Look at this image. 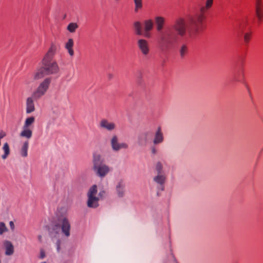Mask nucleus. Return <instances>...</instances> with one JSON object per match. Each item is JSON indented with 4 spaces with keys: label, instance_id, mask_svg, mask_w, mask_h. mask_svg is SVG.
<instances>
[{
    "label": "nucleus",
    "instance_id": "14",
    "mask_svg": "<svg viewBox=\"0 0 263 263\" xmlns=\"http://www.w3.org/2000/svg\"><path fill=\"white\" fill-rule=\"evenodd\" d=\"M99 199L96 196H88L87 206L89 208H97L98 204Z\"/></svg>",
    "mask_w": 263,
    "mask_h": 263
},
{
    "label": "nucleus",
    "instance_id": "43",
    "mask_svg": "<svg viewBox=\"0 0 263 263\" xmlns=\"http://www.w3.org/2000/svg\"><path fill=\"white\" fill-rule=\"evenodd\" d=\"M102 193L104 194V193H105V192H104V191H103V192H102Z\"/></svg>",
    "mask_w": 263,
    "mask_h": 263
},
{
    "label": "nucleus",
    "instance_id": "19",
    "mask_svg": "<svg viewBox=\"0 0 263 263\" xmlns=\"http://www.w3.org/2000/svg\"><path fill=\"white\" fill-rule=\"evenodd\" d=\"M134 27L136 34L138 35H142L143 32L142 30L141 23L139 21H136L134 23Z\"/></svg>",
    "mask_w": 263,
    "mask_h": 263
},
{
    "label": "nucleus",
    "instance_id": "25",
    "mask_svg": "<svg viewBox=\"0 0 263 263\" xmlns=\"http://www.w3.org/2000/svg\"><path fill=\"white\" fill-rule=\"evenodd\" d=\"M255 11H263V4L262 0H255Z\"/></svg>",
    "mask_w": 263,
    "mask_h": 263
},
{
    "label": "nucleus",
    "instance_id": "4",
    "mask_svg": "<svg viewBox=\"0 0 263 263\" xmlns=\"http://www.w3.org/2000/svg\"><path fill=\"white\" fill-rule=\"evenodd\" d=\"M93 170L96 172L97 174L100 177L105 176L109 171L108 166L103 164V160L99 154L93 155Z\"/></svg>",
    "mask_w": 263,
    "mask_h": 263
},
{
    "label": "nucleus",
    "instance_id": "15",
    "mask_svg": "<svg viewBox=\"0 0 263 263\" xmlns=\"http://www.w3.org/2000/svg\"><path fill=\"white\" fill-rule=\"evenodd\" d=\"M179 55L181 59H184L189 53V47L185 44H182L179 49Z\"/></svg>",
    "mask_w": 263,
    "mask_h": 263
},
{
    "label": "nucleus",
    "instance_id": "37",
    "mask_svg": "<svg viewBox=\"0 0 263 263\" xmlns=\"http://www.w3.org/2000/svg\"><path fill=\"white\" fill-rule=\"evenodd\" d=\"M60 245H61V241L59 239L58 240L57 242V250L59 251L60 250Z\"/></svg>",
    "mask_w": 263,
    "mask_h": 263
},
{
    "label": "nucleus",
    "instance_id": "30",
    "mask_svg": "<svg viewBox=\"0 0 263 263\" xmlns=\"http://www.w3.org/2000/svg\"><path fill=\"white\" fill-rule=\"evenodd\" d=\"M251 39V32H246L244 34L243 39L244 42L246 44H248L250 40Z\"/></svg>",
    "mask_w": 263,
    "mask_h": 263
},
{
    "label": "nucleus",
    "instance_id": "40",
    "mask_svg": "<svg viewBox=\"0 0 263 263\" xmlns=\"http://www.w3.org/2000/svg\"><path fill=\"white\" fill-rule=\"evenodd\" d=\"M38 239H39V240L41 242L42 241V236L41 235H39L38 236Z\"/></svg>",
    "mask_w": 263,
    "mask_h": 263
},
{
    "label": "nucleus",
    "instance_id": "21",
    "mask_svg": "<svg viewBox=\"0 0 263 263\" xmlns=\"http://www.w3.org/2000/svg\"><path fill=\"white\" fill-rule=\"evenodd\" d=\"M135 7L134 12L137 13L143 8V0H133Z\"/></svg>",
    "mask_w": 263,
    "mask_h": 263
},
{
    "label": "nucleus",
    "instance_id": "8",
    "mask_svg": "<svg viewBox=\"0 0 263 263\" xmlns=\"http://www.w3.org/2000/svg\"><path fill=\"white\" fill-rule=\"evenodd\" d=\"M153 134L151 132H146L141 134L138 138V143L141 145H145L152 139Z\"/></svg>",
    "mask_w": 263,
    "mask_h": 263
},
{
    "label": "nucleus",
    "instance_id": "5",
    "mask_svg": "<svg viewBox=\"0 0 263 263\" xmlns=\"http://www.w3.org/2000/svg\"><path fill=\"white\" fill-rule=\"evenodd\" d=\"M190 18H191V17H190V18L189 20V27L187 28V25H186V22L184 18H179L175 21L172 27L174 29V30L176 32L177 34L179 36L182 37V36H184L186 34V32H187V33H189V28L190 26ZM188 34H189V33H188ZM189 36L191 38H192V37H191L190 36V35H189ZM196 36H195L194 37H192V38H194Z\"/></svg>",
    "mask_w": 263,
    "mask_h": 263
},
{
    "label": "nucleus",
    "instance_id": "31",
    "mask_svg": "<svg viewBox=\"0 0 263 263\" xmlns=\"http://www.w3.org/2000/svg\"><path fill=\"white\" fill-rule=\"evenodd\" d=\"M243 72H241V73H240L239 74H236L234 77L233 80L235 82H240L243 79Z\"/></svg>",
    "mask_w": 263,
    "mask_h": 263
},
{
    "label": "nucleus",
    "instance_id": "6",
    "mask_svg": "<svg viewBox=\"0 0 263 263\" xmlns=\"http://www.w3.org/2000/svg\"><path fill=\"white\" fill-rule=\"evenodd\" d=\"M51 80L50 78L45 79L32 93V97L35 100L40 99L42 96L45 95L47 91Z\"/></svg>",
    "mask_w": 263,
    "mask_h": 263
},
{
    "label": "nucleus",
    "instance_id": "41",
    "mask_svg": "<svg viewBox=\"0 0 263 263\" xmlns=\"http://www.w3.org/2000/svg\"><path fill=\"white\" fill-rule=\"evenodd\" d=\"M121 0H114V1L116 3H118L119 2H120Z\"/></svg>",
    "mask_w": 263,
    "mask_h": 263
},
{
    "label": "nucleus",
    "instance_id": "28",
    "mask_svg": "<svg viewBox=\"0 0 263 263\" xmlns=\"http://www.w3.org/2000/svg\"><path fill=\"white\" fill-rule=\"evenodd\" d=\"M165 180V176L160 174H158L157 176L154 178V180L158 183H160L161 184H163L164 183Z\"/></svg>",
    "mask_w": 263,
    "mask_h": 263
},
{
    "label": "nucleus",
    "instance_id": "3",
    "mask_svg": "<svg viewBox=\"0 0 263 263\" xmlns=\"http://www.w3.org/2000/svg\"><path fill=\"white\" fill-rule=\"evenodd\" d=\"M61 229L63 233L66 236L70 235V224L68 219L64 216L59 217L57 222L53 227V230L58 233Z\"/></svg>",
    "mask_w": 263,
    "mask_h": 263
},
{
    "label": "nucleus",
    "instance_id": "32",
    "mask_svg": "<svg viewBox=\"0 0 263 263\" xmlns=\"http://www.w3.org/2000/svg\"><path fill=\"white\" fill-rule=\"evenodd\" d=\"M7 231V228L5 226V224L1 222H0V235L3 234L5 232Z\"/></svg>",
    "mask_w": 263,
    "mask_h": 263
},
{
    "label": "nucleus",
    "instance_id": "42",
    "mask_svg": "<svg viewBox=\"0 0 263 263\" xmlns=\"http://www.w3.org/2000/svg\"><path fill=\"white\" fill-rule=\"evenodd\" d=\"M99 194H100V195H102V193L100 192Z\"/></svg>",
    "mask_w": 263,
    "mask_h": 263
},
{
    "label": "nucleus",
    "instance_id": "34",
    "mask_svg": "<svg viewBox=\"0 0 263 263\" xmlns=\"http://www.w3.org/2000/svg\"><path fill=\"white\" fill-rule=\"evenodd\" d=\"M160 42L161 43L166 42L167 44H170L171 43L170 40L165 39V37L163 35H161L160 37Z\"/></svg>",
    "mask_w": 263,
    "mask_h": 263
},
{
    "label": "nucleus",
    "instance_id": "39",
    "mask_svg": "<svg viewBox=\"0 0 263 263\" xmlns=\"http://www.w3.org/2000/svg\"><path fill=\"white\" fill-rule=\"evenodd\" d=\"M152 151V153L154 154H155L157 153V150L155 147H153Z\"/></svg>",
    "mask_w": 263,
    "mask_h": 263
},
{
    "label": "nucleus",
    "instance_id": "13",
    "mask_svg": "<svg viewBox=\"0 0 263 263\" xmlns=\"http://www.w3.org/2000/svg\"><path fill=\"white\" fill-rule=\"evenodd\" d=\"M156 30L158 32H160L163 28L165 18L162 16H156L155 18Z\"/></svg>",
    "mask_w": 263,
    "mask_h": 263
},
{
    "label": "nucleus",
    "instance_id": "38",
    "mask_svg": "<svg viewBox=\"0 0 263 263\" xmlns=\"http://www.w3.org/2000/svg\"><path fill=\"white\" fill-rule=\"evenodd\" d=\"M10 228L12 230H14V224L13 221H10L9 222Z\"/></svg>",
    "mask_w": 263,
    "mask_h": 263
},
{
    "label": "nucleus",
    "instance_id": "10",
    "mask_svg": "<svg viewBox=\"0 0 263 263\" xmlns=\"http://www.w3.org/2000/svg\"><path fill=\"white\" fill-rule=\"evenodd\" d=\"M118 140V137L116 135L114 136L111 140V147L114 151H118L121 148H127L128 145L127 144L124 143H119Z\"/></svg>",
    "mask_w": 263,
    "mask_h": 263
},
{
    "label": "nucleus",
    "instance_id": "26",
    "mask_svg": "<svg viewBox=\"0 0 263 263\" xmlns=\"http://www.w3.org/2000/svg\"><path fill=\"white\" fill-rule=\"evenodd\" d=\"M97 193V186L96 185H92L89 190L87 196H96Z\"/></svg>",
    "mask_w": 263,
    "mask_h": 263
},
{
    "label": "nucleus",
    "instance_id": "23",
    "mask_svg": "<svg viewBox=\"0 0 263 263\" xmlns=\"http://www.w3.org/2000/svg\"><path fill=\"white\" fill-rule=\"evenodd\" d=\"M35 118L33 116L27 118L24 123V128H29V127L34 122Z\"/></svg>",
    "mask_w": 263,
    "mask_h": 263
},
{
    "label": "nucleus",
    "instance_id": "17",
    "mask_svg": "<svg viewBox=\"0 0 263 263\" xmlns=\"http://www.w3.org/2000/svg\"><path fill=\"white\" fill-rule=\"evenodd\" d=\"M4 245L6 248L5 254L7 255H12L14 252V247L12 243L8 240H5Z\"/></svg>",
    "mask_w": 263,
    "mask_h": 263
},
{
    "label": "nucleus",
    "instance_id": "11",
    "mask_svg": "<svg viewBox=\"0 0 263 263\" xmlns=\"http://www.w3.org/2000/svg\"><path fill=\"white\" fill-rule=\"evenodd\" d=\"M101 128L111 131L116 128V124L114 122H109L107 119H102L100 122Z\"/></svg>",
    "mask_w": 263,
    "mask_h": 263
},
{
    "label": "nucleus",
    "instance_id": "9",
    "mask_svg": "<svg viewBox=\"0 0 263 263\" xmlns=\"http://www.w3.org/2000/svg\"><path fill=\"white\" fill-rule=\"evenodd\" d=\"M144 33L143 35L147 38L151 37L149 32L153 29L154 23L152 20L149 19L144 21Z\"/></svg>",
    "mask_w": 263,
    "mask_h": 263
},
{
    "label": "nucleus",
    "instance_id": "18",
    "mask_svg": "<svg viewBox=\"0 0 263 263\" xmlns=\"http://www.w3.org/2000/svg\"><path fill=\"white\" fill-rule=\"evenodd\" d=\"M163 140V136L161 132V128H158L157 131L156 133L155 139L154 140V143L155 144L161 143Z\"/></svg>",
    "mask_w": 263,
    "mask_h": 263
},
{
    "label": "nucleus",
    "instance_id": "7",
    "mask_svg": "<svg viewBox=\"0 0 263 263\" xmlns=\"http://www.w3.org/2000/svg\"><path fill=\"white\" fill-rule=\"evenodd\" d=\"M137 46L143 55L146 57L150 51L148 42L143 39H140L137 41Z\"/></svg>",
    "mask_w": 263,
    "mask_h": 263
},
{
    "label": "nucleus",
    "instance_id": "24",
    "mask_svg": "<svg viewBox=\"0 0 263 263\" xmlns=\"http://www.w3.org/2000/svg\"><path fill=\"white\" fill-rule=\"evenodd\" d=\"M3 149L4 151V154L2 155V157L3 159H5L10 154V148L8 143H5L4 144Z\"/></svg>",
    "mask_w": 263,
    "mask_h": 263
},
{
    "label": "nucleus",
    "instance_id": "36",
    "mask_svg": "<svg viewBox=\"0 0 263 263\" xmlns=\"http://www.w3.org/2000/svg\"><path fill=\"white\" fill-rule=\"evenodd\" d=\"M45 256V253L43 249H41V251H40V257L41 258H43Z\"/></svg>",
    "mask_w": 263,
    "mask_h": 263
},
{
    "label": "nucleus",
    "instance_id": "44",
    "mask_svg": "<svg viewBox=\"0 0 263 263\" xmlns=\"http://www.w3.org/2000/svg\"><path fill=\"white\" fill-rule=\"evenodd\" d=\"M42 263H46V262H42Z\"/></svg>",
    "mask_w": 263,
    "mask_h": 263
},
{
    "label": "nucleus",
    "instance_id": "16",
    "mask_svg": "<svg viewBox=\"0 0 263 263\" xmlns=\"http://www.w3.org/2000/svg\"><path fill=\"white\" fill-rule=\"evenodd\" d=\"M73 45L74 42L72 39H69L65 45V48L67 50L69 54L71 57L74 55V51L73 49Z\"/></svg>",
    "mask_w": 263,
    "mask_h": 263
},
{
    "label": "nucleus",
    "instance_id": "20",
    "mask_svg": "<svg viewBox=\"0 0 263 263\" xmlns=\"http://www.w3.org/2000/svg\"><path fill=\"white\" fill-rule=\"evenodd\" d=\"M32 134V130L29 128H24L20 133V136L23 137H26L29 139L31 137Z\"/></svg>",
    "mask_w": 263,
    "mask_h": 263
},
{
    "label": "nucleus",
    "instance_id": "12",
    "mask_svg": "<svg viewBox=\"0 0 263 263\" xmlns=\"http://www.w3.org/2000/svg\"><path fill=\"white\" fill-rule=\"evenodd\" d=\"M34 99L33 97H28L26 99V113L30 114L35 110V106L34 104Z\"/></svg>",
    "mask_w": 263,
    "mask_h": 263
},
{
    "label": "nucleus",
    "instance_id": "35",
    "mask_svg": "<svg viewBox=\"0 0 263 263\" xmlns=\"http://www.w3.org/2000/svg\"><path fill=\"white\" fill-rule=\"evenodd\" d=\"M117 190L119 196L120 197H122L123 195V191L122 190H121V184H119V185L117 186Z\"/></svg>",
    "mask_w": 263,
    "mask_h": 263
},
{
    "label": "nucleus",
    "instance_id": "27",
    "mask_svg": "<svg viewBox=\"0 0 263 263\" xmlns=\"http://www.w3.org/2000/svg\"><path fill=\"white\" fill-rule=\"evenodd\" d=\"M28 148V142H25L21 149V155L23 157H26L27 156V151Z\"/></svg>",
    "mask_w": 263,
    "mask_h": 263
},
{
    "label": "nucleus",
    "instance_id": "33",
    "mask_svg": "<svg viewBox=\"0 0 263 263\" xmlns=\"http://www.w3.org/2000/svg\"><path fill=\"white\" fill-rule=\"evenodd\" d=\"M156 169L158 172V174H160L161 173V171L162 170V165L161 163V162H157L156 166Z\"/></svg>",
    "mask_w": 263,
    "mask_h": 263
},
{
    "label": "nucleus",
    "instance_id": "29",
    "mask_svg": "<svg viewBox=\"0 0 263 263\" xmlns=\"http://www.w3.org/2000/svg\"><path fill=\"white\" fill-rule=\"evenodd\" d=\"M255 15L259 23L263 21V11H255Z\"/></svg>",
    "mask_w": 263,
    "mask_h": 263
},
{
    "label": "nucleus",
    "instance_id": "22",
    "mask_svg": "<svg viewBox=\"0 0 263 263\" xmlns=\"http://www.w3.org/2000/svg\"><path fill=\"white\" fill-rule=\"evenodd\" d=\"M78 28L79 25L77 23H70L68 25L67 30L70 33H74Z\"/></svg>",
    "mask_w": 263,
    "mask_h": 263
},
{
    "label": "nucleus",
    "instance_id": "2",
    "mask_svg": "<svg viewBox=\"0 0 263 263\" xmlns=\"http://www.w3.org/2000/svg\"><path fill=\"white\" fill-rule=\"evenodd\" d=\"M213 3V0H206L205 6L200 8V13L191 17L189 28V33L191 37L197 36L202 30V24L205 19L204 14L212 6Z\"/></svg>",
    "mask_w": 263,
    "mask_h": 263
},
{
    "label": "nucleus",
    "instance_id": "1",
    "mask_svg": "<svg viewBox=\"0 0 263 263\" xmlns=\"http://www.w3.org/2000/svg\"><path fill=\"white\" fill-rule=\"evenodd\" d=\"M57 51L56 45L52 43L42 60V67L37 69L33 74L34 80L43 78L45 76L55 74L60 70L58 64L53 59Z\"/></svg>",
    "mask_w": 263,
    "mask_h": 263
}]
</instances>
